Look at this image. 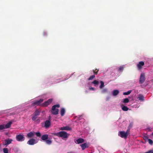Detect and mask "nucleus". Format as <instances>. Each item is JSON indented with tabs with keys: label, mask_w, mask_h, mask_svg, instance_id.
I'll use <instances>...</instances> for the list:
<instances>
[{
	"label": "nucleus",
	"mask_w": 153,
	"mask_h": 153,
	"mask_svg": "<svg viewBox=\"0 0 153 153\" xmlns=\"http://www.w3.org/2000/svg\"><path fill=\"white\" fill-rule=\"evenodd\" d=\"M53 135L59 137H62V139L67 138L69 135L67 133L64 131H60L59 132L55 133Z\"/></svg>",
	"instance_id": "1"
},
{
	"label": "nucleus",
	"mask_w": 153,
	"mask_h": 153,
	"mask_svg": "<svg viewBox=\"0 0 153 153\" xmlns=\"http://www.w3.org/2000/svg\"><path fill=\"white\" fill-rule=\"evenodd\" d=\"M60 107L59 104H56L53 105L52 107L51 110V113L53 115H56L58 114L59 110L56 108H59Z\"/></svg>",
	"instance_id": "2"
},
{
	"label": "nucleus",
	"mask_w": 153,
	"mask_h": 153,
	"mask_svg": "<svg viewBox=\"0 0 153 153\" xmlns=\"http://www.w3.org/2000/svg\"><path fill=\"white\" fill-rule=\"evenodd\" d=\"M145 75L144 74H141L139 79V83L141 84H143L145 80Z\"/></svg>",
	"instance_id": "3"
},
{
	"label": "nucleus",
	"mask_w": 153,
	"mask_h": 153,
	"mask_svg": "<svg viewBox=\"0 0 153 153\" xmlns=\"http://www.w3.org/2000/svg\"><path fill=\"white\" fill-rule=\"evenodd\" d=\"M16 140L19 141H24L25 139V137L23 135L19 134L17 135L16 137Z\"/></svg>",
	"instance_id": "4"
},
{
	"label": "nucleus",
	"mask_w": 153,
	"mask_h": 153,
	"mask_svg": "<svg viewBox=\"0 0 153 153\" xmlns=\"http://www.w3.org/2000/svg\"><path fill=\"white\" fill-rule=\"evenodd\" d=\"M12 141L13 140L12 139L8 138L5 140L4 142L3 143V145L7 146L11 143Z\"/></svg>",
	"instance_id": "5"
},
{
	"label": "nucleus",
	"mask_w": 153,
	"mask_h": 153,
	"mask_svg": "<svg viewBox=\"0 0 153 153\" xmlns=\"http://www.w3.org/2000/svg\"><path fill=\"white\" fill-rule=\"evenodd\" d=\"M118 135L121 137L124 138H126L128 136L126 134V133L124 131H120L118 132Z\"/></svg>",
	"instance_id": "6"
},
{
	"label": "nucleus",
	"mask_w": 153,
	"mask_h": 153,
	"mask_svg": "<svg viewBox=\"0 0 153 153\" xmlns=\"http://www.w3.org/2000/svg\"><path fill=\"white\" fill-rule=\"evenodd\" d=\"M36 143V140L33 138L30 139L27 142V143L30 145H33Z\"/></svg>",
	"instance_id": "7"
},
{
	"label": "nucleus",
	"mask_w": 153,
	"mask_h": 153,
	"mask_svg": "<svg viewBox=\"0 0 153 153\" xmlns=\"http://www.w3.org/2000/svg\"><path fill=\"white\" fill-rule=\"evenodd\" d=\"M144 64V62L143 61H140L138 63L137 65V67L139 70L141 69L143 66Z\"/></svg>",
	"instance_id": "8"
},
{
	"label": "nucleus",
	"mask_w": 153,
	"mask_h": 153,
	"mask_svg": "<svg viewBox=\"0 0 153 153\" xmlns=\"http://www.w3.org/2000/svg\"><path fill=\"white\" fill-rule=\"evenodd\" d=\"M52 101L53 99H50L43 103L44 105L47 106L50 104L52 102Z\"/></svg>",
	"instance_id": "9"
},
{
	"label": "nucleus",
	"mask_w": 153,
	"mask_h": 153,
	"mask_svg": "<svg viewBox=\"0 0 153 153\" xmlns=\"http://www.w3.org/2000/svg\"><path fill=\"white\" fill-rule=\"evenodd\" d=\"M43 100L42 99H40L38 100H37L34 101L33 103V104L34 105H39L42 102H43Z\"/></svg>",
	"instance_id": "10"
},
{
	"label": "nucleus",
	"mask_w": 153,
	"mask_h": 153,
	"mask_svg": "<svg viewBox=\"0 0 153 153\" xmlns=\"http://www.w3.org/2000/svg\"><path fill=\"white\" fill-rule=\"evenodd\" d=\"M82 149L84 150L86 148H88L89 147L88 145L86 143H85L80 145Z\"/></svg>",
	"instance_id": "11"
},
{
	"label": "nucleus",
	"mask_w": 153,
	"mask_h": 153,
	"mask_svg": "<svg viewBox=\"0 0 153 153\" xmlns=\"http://www.w3.org/2000/svg\"><path fill=\"white\" fill-rule=\"evenodd\" d=\"M35 134V132H29L27 134V137L28 138H31L33 137Z\"/></svg>",
	"instance_id": "12"
},
{
	"label": "nucleus",
	"mask_w": 153,
	"mask_h": 153,
	"mask_svg": "<svg viewBox=\"0 0 153 153\" xmlns=\"http://www.w3.org/2000/svg\"><path fill=\"white\" fill-rule=\"evenodd\" d=\"M60 129L62 130H66L70 131L71 130V128L68 126H65L61 127Z\"/></svg>",
	"instance_id": "13"
},
{
	"label": "nucleus",
	"mask_w": 153,
	"mask_h": 153,
	"mask_svg": "<svg viewBox=\"0 0 153 153\" xmlns=\"http://www.w3.org/2000/svg\"><path fill=\"white\" fill-rule=\"evenodd\" d=\"M41 139L43 141H45L48 138V135L47 134H45L42 136L41 137Z\"/></svg>",
	"instance_id": "14"
},
{
	"label": "nucleus",
	"mask_w": 153,
	"mask_h": 153,
	"mask_svg": "<svg viewBox=\"0 0 153 153\" xmlns=\"http://www.w3.org/2000/svg\"><path fill=\"white\" fill-rule=\"evenodd\" d=\"M84 141V139L81 138L78 139L76 140L77 143L78 144L83 143Z\"/></svg>",
	"instance_id": "15"
},
{
	"label": "nucleus",
	"mask_w": 153,
	"mask_h": 153,
	"mask_svg": "<svg viewBox=\"0 0 153 153\" xmlns=\"http://www.w3.org/2000/svg\"><path fill=\"white\" fill-rule=\"evenodd\" d=\"M50 125V122L49 120H46L45 123V126L46 128H48Z\"/></svg>",
	"instance_id": "16"
},
{
	"label": "nucleus",
	"mask_w": 153,
	"mask_h": 153,
	"mask_svg": "<svg viewBox=\"0 0 153 153\" xmlns=\"http://www.w3.org/2000/svg\"><path fill=\"white\" fill-rule=\"evenodd\" d=\"M60 113L61 116H64L65 113V109L63 108H61L60 110Z\"/></svg>",
	"instance_id": "17"
},
{
	"label": "nucleus",
	"mask_w": 153,
	"mask_h": 153,
	"mask_svg": "<svg viewBox=\"0 0 153 153\" xmlns=\"http://www.w3.org/2000/svg\"><path fill=\"white\" fill-rule=\"evenodd\" d=\"M121 106L122 110L123 111H126L128 110V108L127 106H124L123 105H122Z\"/></svg>",
	"instance_id": "18"
},
{
	"label": "nucleus",
	"mask_w": 153,
	"mask_h": 153,
	"mask_svg": "<svg viewBox=\"0 0 153 153\" xmlns=\"http://www.w3.org/2000/svg\"><path fill=\"white\" fill-rule=\"evenodd\" d=\"M119 93V91L118 90H114L113 91L112 94L113 96L117 95Z\"/></svg>",
	"instance_id": "19"
},
{
	"label": "nucleus",
	"mask_w": 153,
	"mask_h": 153,
	"mask_svg": "<svg viewBox=\"0 0 153 153\" xmlns=\"http://www.w3.org/2000/svg\"><path fill=\"white\" fill-rule=\"evenodd\" d=\"M144 97L142 95L140 94L139 95L138 99L140 100L143 101L144 100Z\"/></svg>",
	"instance_id": "20"
},
{
	"label": "nucleus",
	"mask_w": 153,
	"mask_h": 153,
	"mask_svg": "<svg viewBox=\"0 0 153 153\" xmlns=\"http://www.w3.org/2000/svg\"><path fill=\"white\" fill-rule=\"evenodd\" d=\"M12 123V122H9L8 123H7L6 125H5L6 128H10Z\"/></svg>",
	"instance_id": "21"
},
{
	"label": "nucleus",
	"mask_w": 153,
	"mask_h": 153,
	"mask_svg": "<svg viewBox=\"0 0 153 153\" xmlns=\"http://www.w3.org/2000/svg\"><path fill=\"white\" fill-rule=\"evenodd\" d=\"M45 141L46 144L49 145L51 144L52 143V140L50 139H47Z\"/></svg>",
	"instance_id": "22"
},
{
	"label": "nucleus",
	"mask_w": 153,
	"mask_h": 153,
	"mask_svg": "<svg viewBox=\"0 0 153 153\" xmlns=\"http://www.w3.org/2000/svg\"><path fill=\"white\" fill-rule=\"evenodd\" d=\"M40 111L38 110H36L34 113V115L38 116L40 114Z\"/></svg>",
	"instance_id": "23"
},
{
	"label": "nucleus",
	"mask_w": 153,
	"mask_h": 153,
	"mask_svg": "<svg viewBox=\"0 0 153 153\" xmlns=\"http://www.w3.org/2000/svg\"><path fill=\"white\" fill-rule=\"evenodd\" d=\"M4 153H8V150L7 148H4L3 149Z\"/></svg>",
	"instance_id": "24"
},
{
	"label": "nucleus",
	"mask_w": 153,
	"mask_h": 153,
	"mask_svg": "<svg viewBox=\"0 0 153 153\" xmlns=\"http://www.w3.org/2000/svg\"><path fill=\"white\" fill-rule=\"evenodd\" d=\"M124 67L123 66H120L118 69V71L119 72H122L123 70Z\"/></svg>",
	"instance_id": "25"
},
{
	"label": "nucleus",
	"mask_w": 153,
	"mask_h": 153,
	"mask_svg": "<svg viewBox=\"0 0 153 153\" xmlns=\"http://www.w3.org/2000/svg\"><path fill=\"white\" fill-rule=\"evenodd\" d=\"M99 71V70L98 69H97L96 68L95 70H93V71L94 73V74L97 75L98 74V72Z\"/></svg>",
	"instance_id": "26"
},
{
	"label": "nucleus",
	"mask_w": 153,
	"mask_h": 153,
	"mask_svg": "<svg viewBox=\"0 0 153 153\" xmlns=\"http://www.w3.org/2000/svg\"><path fill=\"white\" fill-rule=\"evenodd\" d=\"M92 83L94 84L95 85V86H96V85H98V84L99 83V82H98V81H97V80H94L92 82Z\"/></svg>",
	"instance_id": "27"
},
{
	"label": "nucleus",
	"mask_w": 153,
	"mask_h": 153,
	"mask_svg": "<svg viewBox=\"0 0 153 153\" xmlns=\"http://www.w3.org/2000/svg\"><path fill=\"white\" fill-rule=\"evenodd\" d=\"M6 128L5 126L4 125H0V130H2Z\"/></svg>",
	"instance_id": "28"
},
{
	"label": "nucleus",
	"mask_w": 153,
	"mask_h": 153,
	"mask_svg": "<svg viewBox=\"0 0 153 153\" xmlns=\"http://www.w3.org/2000/svg\"><path fill=\"white\" fill-rule=\"evenodd\" d=\"M131 92V91L130 90V91H128L127 92H124L123 93V94L124 95H128L130 94Z\"/></svg>",
	"instance_id": "29"
},
{
	"label": "nucleus",
	"mask_w": 153,
	"mask_h": 153,
	"mask_svg": "<svg viewBox=\"0 0 153 153\" xmlns=\"http://www.w3.org/2000/svg\"><path fill=\"white\" fill-rule=\"evenodd\" d=\"M95 75H93L91 76L88 79V80H91L93 79L95 77Z\"/></svg>",
	"instance_id": "30"
},
{
	"label": "nucleus",
	"mask_w": 153,
	"mask_h": 153,
	"mask_svg": "<svg viewBox=\"0 0 153 153\" xmlns=\"http://www.w3.org/2000/svg\"><path fill=\"white\" fill-rule=\"evenodd\" d=\"M101 83V85L100 86V88H102L103 87H104V83L103 81H101L100 82Z\"/></svg>",
	"instance_id": "31"
},
{
	"label": "nucleus",
	"mask_w": 153,
	"mask_h": 153,
	"mask_svg": "<svg viewBox=\"0 0 153 153\" xmlns=\"http://www.w3.org/2000/svg\"><path fill=\"white\" fill-rule=\"evenodd\" d=\"M129 102V100L128 98H125L124 99L123 102L124 103H127Z\"/></svg>",
	"instance_id": "32"
},
{
	"label": "nucleus",
	"mask_w": 153,
	"mask_h": 153,
	"mask_svg": "<svg viewBox=\"0 0 153 153\" xmlns=\"http://www.w3.org/2000/svg\"><path fill=\"white\" fill-rule=\"evenodd\" d=\"M35 134H36V136L38 137H40L41 136V133L39 132H37L36 133L35 132Z\"/></svg>",
	"instance_id": "33"
},
{
	"label": "nucleus",
	"mask_w": 153,
	"mask_h": 153,
	"mask_svg": "<svg viewBox=\"0 0 153 153\" xmlns=\"http://www.w3.org/2000/svg\"><path fill=\"white\" fill-rule=\"evenodd\" d=\"M148 142H149V143L151 145L153 143V141L151 139H148Z\"/></svg>",
	"instance_id": "34"
},
{
	"label": "nucleus",
	"mask_w": 153,
	"mask_h": 153,
	"mask_svg": "<svg viewBox=\"0 0 153 153\" xmlns=\"http://www.w3.org/2000/svg\"><path fill=\"white\" fill-rule=\"evenodd\" d=\"M130 130V129L128 128V129L127 130L126 132H125L127 136H128V135L129 134Z\"/></svg>",
	"instance_id": "35"
},
{
	"label": "nucleus",
	"mask_w": 153,
	"mask_h": 153,
	"mask_svg": "<svg viewBox=\"0 0 153 153\" xmlns=\"http://www.w3.org/2000/svg\"><path fill=\"white\" fill-rule=\"evenodd\" d=\"M37 116L34 115V116L32 118V120H35L37 118Z\"/></svg>",
	"instance_id": "36"
},
{
	"label": "nucleus",
	"mask_w": 153,
	"mask_h": 153,
	"mask_svg": "<svg viewBox=\"0 0 153 153\" xmlns=\"http://www.w3.org/2000/svg\"><path fill=\"white\" fill-rule=\"evenodd\" d=\"M107 89H104L102 90V93H105L107 92Z\"/></svg>",
	"instance_id": "37"
},
{
	"label": "nucleus",
	"mask_w": 153,
	"mask_h": 153,
	"mask_svg": "<svg viewBox=\"0 0 153 153\" xmlns=\"http://www.w3.org/2000/svg\"><path fill=\"white\" fill-rule=\"evenodd\" d=\"M133 125V124L132 123H130L128 126V128L130 129L132 127Z\"/></svg>",
	"instance_id": "38"
},
{
	"label": "nucleus",
	"mask_w": 153,
	"mask_h": 153,
	"mask_svg": "<svg viewBox=\"0 0 153 153\" xmlns=\"http://www.w3.org/2000/svg\"><path fill=\"white\" fill-rule=\"evenodd\" d=\"M89 90H94V88L93 87H90L89 88Z\"/></svg>",
	"instance_id": "39"
},
{
	"label": "nucleus",
	"mask_w": 153,
	"mask_h": 153,
	"mask_svg": "<svg viewBox=\"0 0 153 153\" xmlns=\"http://www.w3.org/2000/svg\"><path fill=\"white\" fill-rule=\"evenodd\" d=\"M43 35L44 36H46L47 35V33L46 32H44L43 33Z\"/></svg>",
	"instance_id": "40"
},
{
	"label": "nucleus",
	"mask_w": 153,
	"mask_h": 153,
	"mask_svg": "<svg viewBox=\"0 0 153 153\" xmlns=\"http://www.w3.org/2000/svg\"><path fill=\"white\" fill-rule=\"evenodd\" d=\"M143 139H145V140H146V139H148V137L147 136H145L144 137Z\"/></svg>",
	"instance_id": "41"
},
{
	"label": "nucleus",
	"mask_w": 153,
	"mask_h": 153,
	"mask_svg": "<svg viewBox=\"0 0 153 153\" xmlns=\"http://www.w3.org/2000/svg\"><path fill=\"white\" fill-rule=\"evenodd\" d=\"M85 92H87V91H85Z\"/></svg>",
	"instance_id": "42"
},
{
	"label": "nucleus",
	"mask_w": 153,
	"mask_h": 153,
	"mask_svg": "<svg viewBox=\"0 0 153 153\" xmlns=\"http://www.w3.org/2000/svg\"><path fill=\"white\" fill-rule=\"evenodd\" d=\"M152 135H153V133H152Z\"/></svg>",
	"instance_id": "43"
}]
</instances>
